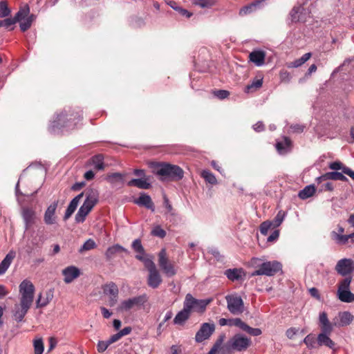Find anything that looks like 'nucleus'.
<instances>
[{"label": "nucleus", "mask_w": 354, "mask_h": 354, "mask_svg": "<svg viewBox=\"0 0 354 354\" xmlns=\"http://www.w3.org/2000/svg\"><path fill=\"white\" fill-rule=\"evenodd\" d=\"M19 288V304L15 305L13 317L17 322H21L33 302L35 286L30 281L25 279L20 283Z\"/></svg>", "instance_id": "f257e3e1"}, {"label": "nucleus", "mask_w": 354, "mask_h": 354, "mask_svg": "<svg viewBox=\"0 0 354 354\" xmlns=\"http://www.w3.org/2000/svg\"><path fill=\"white\" fill-rule=\"evenodd\" d=\"M150 167L152 172L160 176V180H179L183 178L184 171L181 167L176 165L166 162H151Z\"/></svg>", "instance_id": "f03ea898"}, {"label": "nucleus", "mask_w": 354, "mask_h": 354, "mask_svg": "<svg viewBox=\"0 0 354 354\" xmlns=\"http://www.w3.org/2000/svg\"><path fill=\"white\" fill-rule=\"evenodd\" d=\"M81 119L82 113L80 111L75 112L71 110H64L57 115L56 120L53 121V127H66L71 129L75 128Z\"/></svg>", "instance_id": "7ed1b4c3"}, {"label": "nucleus", "mask_w": 354, "mask_h": 354, "mask_svg": "<svg viewBox=\"0 0 354 354\" xmlns=\"http://www.w3.org/2000/svg\"><path fill=\"white\" fill-rule=\"evenodd\" d=\"M281 264L277 261L263 262L260 268L254 271L251 276H273L281 270Z\"/></svg>", "instance_id": "20e7f679"}, {"label": "nucleus", "mask_w": 354, "mask_h": 354, "mask_svg": "<svg viewBox=\"0 0 354 354\" xmlns=\"http://www.w3.org/2000/svg\"><path fill=\"white\" fill-rule=\"evenodd\" d=\"M351 281L352 277H348L342 279L339 283L337 297L342 302L351 303L354 301V294L349 290Z\"/></svg>", "instance_id": "39448f33"}, {"label": "nucleus", "mask_w": 354, "mask_h": 354, "mask_svg": "<svg viewBox=\"0 0 354 354\" xmlns=\"http://www.w3.org/2000/svg\"><path fill=\"white\" fill-rule=\"evenodd\" d=\"M228 342L230 348L238 352L246 351L252 344L250 338L240 333L234 335Z\"/></svg>", "instance_id": "423d86ee"}, {"label": "nucleus", "mask_w": 354, "mask_h": 354, "mask_svg": "<svg viewBox=\"0 0 354 354\" xmlns=\"http://www.w3.org/2000/svg\"><path fill=\"white\" fill-rule=\"evenodd\" d=\"M145 268L149 272L147 279L149 286L157 288L162 283V279L154 262L152 260L145 261Z\"/></svg>", "instance_id": "0eeeda50"}, {"label": "nucleus", "mask_w": 354, "mask_h": 354, "mask_svg": "<svg viewBox=\"0 0 354 354\" xmlns=\"http://www.w3.org/2000/svg\"><path fill=\"white\" fill-rule=\"evenodd\" d=\"M212 301V299H196L191 294H187L184 301L187 306V308H189L191 311L203 313Z\"/></svg>", "instance_id": "6e6552de"}, {"label": "nucleus", "mask_w": 354, "mask_h": 354, "mask_svg": "<svg viewBox=\"0 0 354 354\" xmlns=\"http://www.w3.org/2000/svg\"><path fill=\"white\" fill-rule=\"evenodd\" d=\"M228 310L233 315H240L244 311V303L242 298L234 294L225 296Z\"/></svg>", "instance_id": "1a4fd4ad"}, {"label": "nucleus", "mask_w": 354, "mask_h": 354, "mask_svg": "<svg viewBox=\"0 0 354 354\" xmlns=\"http://www.w3.org/2000/svg\"><path fill=\"white\" fill-rule=\"evenodd\" d=\"M148 301V297L143 294L137 297L122 301L118 308V311H129L135 306L144 305Z\"/></svg>", "instance_id": "9d476101"}, {"label": "nucleus", "mask_w": 354, "mask_h": 354, "mask_svg": "<svg viewBox=\"0 0 354 354\" xmlns=\"http://www.w3.org/2000/svg\"><path fill=\"white\" fill-rule=\"evenodd\" d=\"M158 265L167 277L176 274L174 266L169 262L165 249H162L158 254Z\"/></svg>", "instance_id": "9b49d317"}, {"label": "nucleus", "mask_w": 354, "mask_h": 354, "mask_svg": "<svg viewBox=\"0 0 354 354\" xmlns=\"http://www.w3.org/2000/svg\"><path fill=\"white\" fill-rule=\"evenodd\" d=\"M215 330V325L214 323H203L200 329L197 331L195 340L198 343H201L210 337Z\"/></svg>", "instance_id": "f8f14e48"}, {"label": "nucleus", "mask_w": 354, "mask_h": 354, "mask_svg": "<svg viewBox=\"0 0 354 354\" xmlns=\"http://www.w3.org/2000/svg\"><path fill=\"white\" fill-rule=\"evenodd\" d=\"M353 270V261L350 259H342L338 261L335 266V270L338 274L346 276Z\"/></svg>", "instance_id": "ddd939ff"}, {"label": "nucleus", "mask_w": 354, "mask_h": 354, "mask_svg": "<svg viewBox=\"0 0 354 354\" xmlns=\"http://www.w3.org/2000/svg\"><path fill=\"white\" fill-rule=\"evenodd\" d=\"M58 206V201H55L46 209L44 216V221L46 225H53L56 223L55 211Z\"/></svg>", "instance_id": "4468645a"}, {"label": "nucleus", "mask_w": 354, "mask_h": 354, "mask_svg": "<svg viewBox=\"0 0 354 354\" xmlns=\"http://www.w3.org/2000/svg\"><path fill=\"white\" fill-rule=\"evenodd\" d=\"M319 322L321 329V333L319 334L330 335L333 330V326L335 325L334 323L332 324L329 322L327 314L325 312H322L319 314Z\"/></svg>", "instance_id": "2eb2a0df"}, {"label": "nucleus", "mask_w": 354, "mask_h": 354, "mask_svg": "<svg viewBox=\"0 0 354 354\" xmlns=\"http://www.w3.org/2000/svg\"><path fill=\"white\" fill-rule=\"evenodd\" d=\"M344 173L338 171H330L324 174V175L319 176L316 178V181L318 184L326 181L328 180L347 181L348 178L344 175Z\"/></svg>", "instance_id": "dca6fc26"}, {"label": "nucleus", "mask_w": 354, "mask_h": 354, "mask_svg": "<svg viewBox=\"0 0 354 354\" xmlns=\"http://www.w3.org/2000/svg\"><path fill=\"white\" fill-rule=\"evenodd\" d=\"M263 7L259 0H254L252 3L243 6L239 11L240 17H245L250 15Z\"/></svg>", "instance_id": "f3484780"}, {"label": "nucleus", "mask_w": 354, "mask_h": 354, "mask_svg": "<svg viewBox=\"0 0 354 354\" xmlns=\"http://www.w3.org/2000/svg\"><path fill=\"white\" fill-rule=\"evenodd\" d=\"M21 216L25 223V228L28 230L35 223V212L31 208L24 207L22 209Z\"/></svg>", "instance_id": "a211bd4d"}, {"label": "nucleus", "mask_w": 354, "mask_h": 354, "mask_svg": "<svg viewBox=\"0 0 354 354\" xmlns=\"http://www.w3.org/2000/svg\"><path fill=\"white\" fill-rule=\"evenodd\" d=\"M62 274L64 277V282L70 283L80 276V271L77 267L71 266L62 270Z\"/></svg>", "instance_id": "6ab92c4d"}, {"label": "nucleus", "mask_w": 354, "mask_h": 354, "mask_svg": "<svg viewBox=\"0 0 354 354\" xmlns=\"http://www.w3.org/2000/svg\"><path fill=\"white\" fill-rule=\"evenodd\" d=\"M187 304L183 302V308L177 313L174 319V323L175 324L182 325L190 317L191 310L187 308Z\"/></svg>", "instance_id": "aec40b11"}, {"label": "nucleus", "mask_w": 354, "mask_h": 354, "mask_svg": "<svg viewBox=\"0 0 354 354\" xmlns=\"http://www.w3.org/2000/svg\"><path fill=\"white\" fill-rule=\"evenodd\" d=\"M84 196V193H80L77 196H76L73 200L70 202L66 212L64 216V220L66 221L68 220L71 215L74 213L75 209H77V207L78 206V204L82 199V198Z\"/></svg>", "instance_id": "412c9836"}, {"label": "nucleus", "mask_w": 354, "mask_h": 354, "mask_svg": "<svg viewBox=\"0 0 354 354\" xmlns=\"http://www.w3.org/2000/svg\"><path fill=\"white\" fill-rule=\"evenodd\" d=\"M339 322H334L335 326H346L349 325L353 320L354 317L348 311L341 312L338 314Z\"/></svg>", "instance_id": "4be33fe9"}, {"label": "nucleus", "mask_w": 354, "mask_h": 354, "mask_svg": "<svg viewBox=\"0 0 354 354\" xmlns=\"http://www.w3.org/2000/svg\"><path fill=\"white\" fill-rule=\"evenodd\" d=\"M134 203L138 205L144 206L152 212L155 211L154 204L151 197L146 194H142L138 198L134 201Z\"/></svg>", "instance_id": "5701e85b"}, {"label": "nucleus", "mask_w": 354, "mask_h": 354, "mask_svg": "<svg viewBox=\"0 0 354 354\" xmlns=\"http://www.w3.org/2000/svg\"><path fill=\"white\" fill-rule=\"evenodd\" d=\"M317 342L319 346H325L333 351H336V344L330 338L329 334H319Z\"/></svg>", "instance_id": "b1692460"}, {"label": "nucleus", "mask_w": 354, "mask_h": 354, "mask_svg": "<svg viewBox=\"0 0 354 354\" xmlns=\"http://www.w3.org/2000/svg\"><path fill=\"white\" fill-rule=\"evenodd\" d=\"M249 57L256 66H261L265 63L266 53L263 50H254L250 53Z\"/></svg>", "instance_id": "393cba45"}, {"label": "nucleus", "mask_w": 354, "mask_h": 354, "mask_svg": "<svg viewBox=\"0 0 354 354\" xmlns=\"http://www.w3.org/2000/svg\"><path fill=\"white\" fill-rule=\"evenodd\" d=\"M122 252H127V250L119 244H115L108 248L105 252V256L107 259L110 260L113 259L117 254Z\"/></svg>", "instance_id": "a878e982"}, {"label": "nucleus", "mask_w": 354, "mask_h": 354, "mask_svg": "<svg viewBox=\"0 0 354 354\" xmlns=\"http://www.w3.org/2000/svg\"><path fill=\"white\" fill-rule=\"evenodd\" d=\"M15 257V253L12 251L10 252L3 261L0 263V275L4 274L10 266L12 260Z\"/></svg>", "instance_id": "bb28decb"}, {"label": "nucleus", "mask_w": 354, "mask_h": 354, "mask_svg": "<svg viewBox=\"0 0 354 354\" xmlns=\"http://www.w3.org/2000/svg\"><path fill=\"white\" fill-rule=\"evenodd\" d=\"M128 186L136 187L139 189H147L151 187V184L145 178H134L127 183Z\"/></svg>", "instance_id": "cd10ccee"}, {"label": "nucleus", "mask_w": 354, "mask_h": 354, "mask_svg": "<svg viewBox=\"0 0 354 354\" xmlns=\"http://www.w3.org/2000/svg\"><path fill=\"white\" fill-rule=\"evenodd\" d=\"M304 8L301 6L294 7L290 12L291 21L292 22L305 21V19L302 15Z\"/></svg>", "instance_id": "c85d7f7f"}, {"label": "nucleus", "mask_w": 354, "mask_h": 354, "mask_svg": "<svg viewBox=\"0 0 354 354\" xmlns=\"http://www.w3.org/2000/svg\"><path fill=\"white\" fill-rule=\"evenodd\" d=\"M30 8L28 5H25L24 7L21 8L15 14L12 20L15 21V24L21 21L24 19H26L28 16H30Z\"/></svg>", "instance_id": "c756f323"}, {"label": "nucleus", "mask_w": 354, "mask_h": 354, "mask_svg": "<svg viewBox=\"0 0 354 354\" xmlns=\"http://www.w3.org/2000/svg\"><path fill=\"white\" fill-rule=\"evenodd\" d=\"M90 163L97 170L100 171L104 169V156L102 154L93 156L90 160Z\"/></svg>", "instance_id": "7c9ffc66"}, {"label": "nucleus", "mask_w": 354, "mask_h": 354, "mask_svg": "<svg viewBox=\"0 0 354 354\" xmlns=\"http://www.w3.org/2000/svg\"><path fill=\"white\" fill-rule=\"evenodd\" d=\"M315 187L313 185L306 186L303 189L299 191L298 196L303 200L307 199L315 194Z\"/></svg>", "instance_id": "2f4dec72"}, {"label": "nucleus", "mask_w": 354, "mask_h": 354, "mask_svg": "<svg viewBox=\"0 0 354 354\" xmlns=\"http://www.w3.org/2000/svg\"><path fill=\"white\" fill-rule=\"evenodd\" d=\"M243 272L242 269H227L225 270V274L230 280L234 281L241 279Z\"/></svg>", "instance_id": "473e14b6"}, {"label": "nucleus", "mask_w": 354, "mask_h": 354, "mask_svg": "<svg viewBox=\"0 0 354 354\" xmlns=\"http://www.w3.org/2000/svg\"><path fill=\"white\" fill-rule=\"evenodd\" d=\"M331 238L333 240L335 241L336 243L339 245H345L348 243L349 240H351L349 234L348 235H343L339 234L335 231L331 232Z\"/></svg>", "instance_id": "72a5a7b5"}, {"label": "nucleus", "mask_w": 354, "mask_h": 354, "mask_svg": "<svg viewBox=\"0 0 354 354\" xmlns=\"http://www.w3.org/2000/svg\"><path fill=\"white\" fill-rule=\"evenodd\" d=\"M104 293L109 296H118L119 290L117 285L111 282L104 286L103 287Z\"/></svg>", "instance_id": "f704fd0d"}, {"label": "nucleus", "mask_w": 354, "mask_h": 354, "mask_svg": "<svg viewBox=\"0 0 354 354\" xmlns=\"http://www.w3.org/2000/svg\"><path fill=\"white\" fill-rule=\"evenodd\" d=\"M312 56L310 53H307L303 55L299 59L295 60L288 64L289 68H297L301 66L305 62H306Z\"/></svg>", "instance_id": "c9c22d12"}, {"label": "nucleus", "mask_w": 354, "mask_h": 354, "mask_svg": "<svg viewBox=\"0 0 354 354\" xmlns=\"http://www.w3.org/2000/svg\"><path fill=\"white\" fill-rule=\"evenodd\" d=\"M84 195L85 194L86 198L88 201H92L97 204L98 202L99 193L97 189L90 188L84 191Z\"/></svg>", "instance_id": "e433bc0d"}, {"label": "nucleus", "mask_w": 354, "mask_h": 354, "mask_svg": "<svg viewBox=\"0 0 354 354\" xmlns=\"http://www.w3.org/2000/svg\"><path fill=\"white\" fill-rule=\"evenodd\" d=\"M216 0H193V4L201 8H211L216 5Z\"/></svg>", "instance_id": "4c0bfd02"}, {"label": "nucleus", "mask_w": 354, "mask_h": 354, "mask_svg": "<svg viewBox=\"0 0 354 354\" xmlns=\"http://www.w3.org/2000/svg\"><path fill=\"white\" fill-rule=\"evenodd\" d=\"M91 211L86 207H83L82 205L80 207L77 213L75 215V221L77 223H83L86 216L89 214Z\"/></svg>", "instance_id": "58836bf2"}, {"label": "nucleus", "mask_w": 354, "mask_h": 354, "mask_svg": "<svg viewBox=\"0 0 354 354\" xmlns=\"http://www.w3.org/2000/svg\"><path fill=\"white\" fill-rule=\"evenodd\" d=\"M35 19V16L34 15H30L26 19H24L22 21H19L21 30L22 32H25L27 30H28L30 28L32 23L33 22Z\"/></svg>", "instance_id": "ea45409f"}, {"label": "nucleus", "mask_w": 354, "mask_h": 354, "mask_svg": "<svg viewBox=\"0 0 354 354\" xmlns=\"http://www.w3.org/2000/svg\"><path fill=\"white\" fill-rule=\"evenodd\" d=\"M263 84V78H255L252 83L245 87V92L250 93L261 88Z\"/></svg>", "instance_id": "a19ab883"}, {"label": "nucleus", "mask_w": 354, "mask_h": 354, "mask_svg": "<svg viewBox=\"0 0 354 354\" xmlns=\"http://www.w3.org/2000/svg\"><path fill=\"white\" fill-rule=\"evenodd\" d=\"M11 10L8 7L7 1L0 0V18H5L10 16Z\"/></svg>", "instance_id": "79ce46f5"}, {"label": "nucleus", "mask_w": 354, "mask_h": 354, "mask_svg": "<svg viewBox=\"0 0 354 354\" xmlns=\"http://www.w3.org/2000/svg\"><path fill=\"white\" fill-rule=\"evenodd\" d=\"M201 176L209 184L216 185L217 183L215 176L209 170H203L201 172Z\"/></svg>", "instance_id": "37998d69"}, {"label": "nucleus", "mask_w": 354, "mask_h": 354, "mask_svg": "<svg viewBox=\"0 0 354 354\" xmlns=\"http://www.w3.org/2000/svg\"><path fill=\"white\" fill-rule=\"evenodd\" d=\"M291 145V141L289 138H285L283 142H277L276 144V148L280 153H283L287 151L286 148H289Z\"/></svg>", "instance_id": "c03bdc74"}, {"label": "nucleus", "mask_w": 354, "mask_h": 354, "mask_svg": "<svg viewBox=\"0 0 354 354\" xmlns=\"http://www.w3.org/2000/svg\"><path fill=\"white\" fill-rule=\"evenodd\" d=\"M124 175L120 173H112L107 176V180L111 183L115 184L116 182H123Z\"/></svg>", "instance_id": "a18cd8bd"}, {"label": "nucleus", "mask_w": 354, "mask_h": 354, "mask_svg": "<svg viewBox=\"0 0 354 354\" xmlns=\"http://www.w3.org/2000/svg\"><path fill=\"white\" fill-rule=\"evenodd\" d=\"M35 354H42L44 352V343L41 339H37L33 343Z\"/></svg>", "instance_id": "49530a36"}, {"label": "nucleus", "mask_w": 354, "mask_h": 354, "mask_svg": "<svg viewBox=\"0 0 354 354\" xmlns=\"http://www.w3.org/2000/svg\"><path fill=\"white\" fill-rule=\"evenodd\" d=\"M170 6L175 10L178 11L183 16H185L187 18H189L192 16V13L181 7L176 6V3L174 2L171 3Z\"/></svg>", "instance_id": "de8ad7c7"}, {"label": "nucleus", "mask_w": 354, "mask_h": 354, "mask_svg": "<svg viewBox=\"0 0 354 354\" xmlns=\"http://www.w3.org/2000/svg\"><path fill=\"white\" fill-rule=\"evenodd\" d=\"M273 223L270 221L263 222L260 225V232L262 234L266 235L270 229L273 227Z\"/></svg>", "instance_id": "09e8293b"}, {"label": "nucleus", "mask_w": 354, "mask_h": 354, "mask_svg": "<svg viewBox=\"0 0 354 354\" xmlns=\"http://www.w3.org/2000/svg\"><path fill=\"white\" fill-rule=\"evenodd\" d=\"M95 247H96V243H95V241L93 239H89L83 244V245L81 247L80 251L82 252V251L90 250L95 248Z\"/></svg>", "instance_id": "8fccbe9b"}, {"label": "nucleus", "mask_w": 354, "mask_h": 354, "mask_svg": "<svg viewBox=\"0 0 354 354\" xmlns=\"http://www.w3.org/2000/svg\"><path fill=\"white\" fill-rule=\"evenodd\" d=\"M132 248L136 252L145 254V250L140 239H136L133 241Z\"/></svg>", "instance_id": "3c124183"}, {"label": "nucleus", "mask_w": 354, "mask_h": 354, "mask_svg": "<svg viewBox=\"0 0 354 354\" xmlns=\"http://www.w3.org/2000/svg\"><path fill=\"white\" fill-rule=\"evenodd\" d=\"M15 21L11 18H6L3 20H0V27H4L7 29L12 30Z\"/></svg>", "instance_id": "603ef678"}, {"label": "nucleus", "mask_w": 354, "mask_h": 354, "mask_svg": "<svg viewBox=\"0 0 354 354\" xmlns=\"http://www.w3.org/2000/svg\"><path fill=\"white\" fill-rule=\"evenodd\" d=\"M50 298H48V297L45 299L42 298V295L40 293L38 296V298L36 301V307L37 308H42L46 306L50 301Z\"/></svg>", "instance_id": "864d4df0"}, {"label": "nucleus", "mask_w": 354, "mask_h": 354, "mask_svg": "<svg viewBox=\"0 0 354 354\" xmlns=\"http://www.w3.org/2000/svg\"><path fill=\"white\" fill-rule=\"evenodd\" d=\"M284 216V213L282 212L281 211L278 212L277 216L274 217V220L271 221L272 223H273V227H278L281 224V223L283 221Z\"/></svg>", "instance_id": "5fc2aeb1"}, {"label": "nucleus", "mask_w": 354, "mask_h": 354, "mask_svg": "<svg viewBox=\"0 0 354 354\" xmlns=\"http://www.w3.org/2000/svg\"><path fill=\"white\" fill-rule=\"evenodd\" d=\"M151 234L160 238H164L166 236V232L160 226L157 225L152 230Z\"/></svg>", "instance_id": "6e6d98bb"}, {"label": "nucleus", "mask_w": 354, "mask_h": 354, "mask_svg": "<svg viewBox=\"0 0 354 354\" xmlns=\"http://www.w3.org/2000/svg\"><path fill=\"white\" fill-rule=\"evenodd\" d=\"M244 331L247 332L248 334L252 336H259L262 333V331L260 328H252L249 326L248 324L246 325Z\"/></svg>", "instance_id": "4d7b16f0"}, {"label": "nucleus", "mask_w": 354, "mask_h": 354, "mask_svg": "<svg viewBox=\"0 0 354 354\" xmlns=\"http://www.w3.org/2000/svg\"><path fill=\"white\" fill-rule=\"evenodd\" d=\"M305 126L300 124H292L290 127V131L293 133H301L304 131Z\"/></svg>", "instance_id": "13d9d810"}, {"label": "nucleus", "mask_w": 354, "mask_h": 354, "mask_svg": "<svg viewBox=\"0 0 354 354\" xmlns=\"http://www.w3.org/2000/svg\"><path fill=\"white\" fill-rule=\"evenodd\" d=\"M304 342L307 346L308 348H315V339L312 335H308L304 339Z\"/></svg>", "instance_id": "bf43d9fd"}, {"label": "nucleus", "mask_w": 354, "mask_h": 354, "mask_svg": "<svg viewBox=\"0 0 354 354\" xmlns=\"http://www.w3.org/2000/svg\"><path fill=\"white\" fill-rule=\"evenodd\" d=\"M329 168L332 170H334V171L341 169L343 172V169L347 168V167L343 165V164L339 161H335L330 163Z\"/></svg>", "instance_id": "052dcab7"}, {"label": "nucleus", "mask_w": 354, "mask_h": 354, "mask_svg": "<svg viewBox=\"0 0 354 354\" xmlns=\"http://www.w3.org/2000/svg\"><path fill=\"white\" fill-rule=\"evenodd\" d=\"M111 345L109 340L99 341L97 345V349L99 353L105 351L107 348Z\"/></svg>", "instance_id": "680f3d73"}, {"label": "nucleus", "mask_w": 354, "mask_h": 354, "mask_svg": "<svg viewBox=\"0 0 354 354\" xmlns=\"http://www.w3.org/2000/svg\"><path fill=\"white\" fill-rule=\"evenodd\" d=\"M214 94L218 98L223 100L227 97L230 95V93L225 90H218L214 92Z\"/></svg>", "instance_id": "e2e57ef3"}, {"label": "nucleus", "mask_w": 354, "mask_h": 354, "mask_svg": "<svg viewBox=\"0 0 354 354\" xmlns=\"http://www.w3.org/2000/svg\"><path fill=\"white\" fill-rule=\"evenodd\" d=\"M262 263L263 262H262L261 259L257 258V257H253L251 259V260L250 261V265L252 267L257 268V269H259Z\"/></svg>", "instance_id": "0e129e2a"}, {"label": "nucleus", "mask_w": 354, "mask_h": 354, "mask_svg": "<svg viewBox=\"0 0 354 354\" xmlns=\"http://www.w3.org/2000/svg\"><path fill=\"white\" fill-rule=\"evenodd\" d=\"M280 78L282 82H289L291 79L290 73L287 71L280 72Z\"/></svg>", "instance_id": "69168bd1"}, {"label": "nucleus", "mask_w": 354, "mask_h": 354, "mask_svg": "<svg viewBox=\"0 0 354 354\" xmlns=\"http://www.w3.org/2000/svg\"><path fill=\"white\" fill-rule=\"evenodd\" d=\"M246 324L243 322L240 318L233 319V326L239 327L241 329L244 330Z\"/></svg>", "instance_id": "338daca9"}, {"label": "nucleus", "mask_w": 354, "mask_h": 354, "mask_svg": "<svg viewBox=\"0 0 354 354\" xmlns=\"http://www.w3.org/2000/svg\"><path fill=\"white\" fill-rule=\"evenodd\" d=\"M298 330H299L296 328H290L286 330V335L288 339H291L297 333Z\"/></svg>", "instance_id": "774afa93"}]
</instances>
